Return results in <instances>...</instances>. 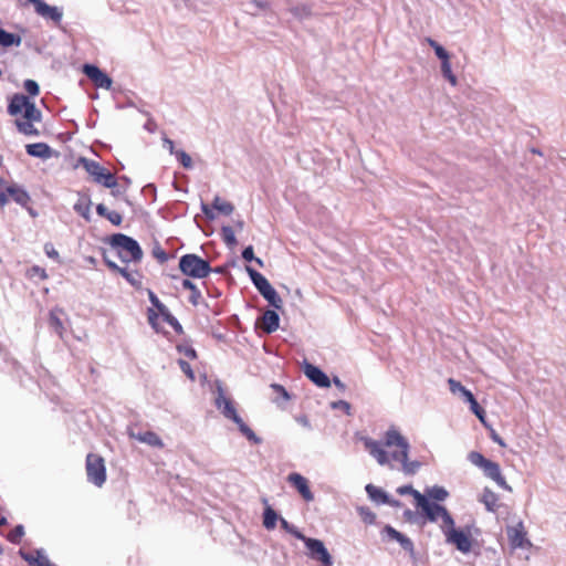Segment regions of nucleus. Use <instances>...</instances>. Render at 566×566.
Masks as SVG:
<instances>
[{
	"label": "nucleus",
	"mask_w": 566,
	"mask_h": 566,
	"mask_svg": "<svg viewBox=\"0 0 566 566\" xmlns=\"http://www.w3.org/2000/svg\"><path fill=\"white\" fill-rule=\"evenodd\" d=\"M416 502L417 506L421 509L422 513L430 522L442 521L440 525L441 530L453 524V518L444 506L429 502L421 493H416Z\"/></svg>",
	"instance_id": "nucleus-4"
},
{
	"label": "nucleus",
	"mask_w": 566,
	"mask_h": 566,
	"mask_svg": "<svg viewBox=\"0 0 566 566\" xmlns=\"http://www.w3.org/2000/svg\"><path fill=\"white\" fill-rule=\"evenodd\" d=\"M202 212L206 214L208 219H214L212 210L207 205H202Z\"/></svg>",
	"instance_id": "nucleus-60"
},
{
	"label": "nucleus",
	"mask_w": 566,
	"mask_h": 566,
	"mask_svg": "<svg viewBox=\"0 0 566 566\" xmlns=\"http://www.w3.org/2000/svg\"><path fill=\"white\" fill-rule=\"evenodd\" d=\"M247 271L260 294L270 303V305L275 308H281L282 300L268 279L250 266H247Z\"/></svg>",
	"instance_id": "nucleus-7"
},
{
	"label": "nucleus",
	"mask_w": 566,
	"mask_h": 566,
	"mask_svg": "<svg viewBox=\"0 0 566 566\" xmlns=\"http://www.w3.org/2000/svg\"><path fill=\"white\" fill-rule=\"evenodd\" d=\"M23 86L24 90L32 96H36L40 92L38 83L33 80H27Z\"/></svg>",
	"instance_id": "nucleus-46"
},
{
	"label": "nucleus",
	"mask_w": 566,
	"mask_h": 566,
	"mask_svg": "<svg viewBox=\"0 0 566 566\" xmlns=\"http://www.w3.org/2000/svg\"><path fill=\"white\" fill-rule=\"evenodd\" d=\"M271 388L272 390L277 394V396L284 400V401H287L290 400V395L289 392L286 391V389L282 386V385H279V384H272L271 385Z\"/></svg>",
	"instance_id": "nucleus-48"
},
{
	"label": "nucleus",
	"mask_w": 566,
	"mask_h": 566,
	"mask_svg": "<svg viewBox=\"0 0 566 566\" xmlns=\"http://www.w3.org/2000/svg\"><path fill=\"white\" fill-rule=\"evenodd\" d=\"M469 459L470 461L475 464L476 467L479 468H483L484 464L489 461V459L484 458L481 453L479 452H471L470 455H469Z\"/></svg>",
	"instance_id": "nucleus-42"
},
{
	"label": "nucleus",
	"mask_w": 566,
	"mask_h": 566,
	"mask_svg": "<svg viewBox=\"0 0 566 566\" xmlns=\"http://www.w3.org/2000/svg\"><path fill=\"white\" fill-rule=\"evenodd\" d=\"M216 407L221 410V413L232 420L239 428L240 432L250 441L259 442L258 437L253 430L245 424L243 419L238 415L233 401L226 397L221 387L218 388V396L216 398Z\"/></svg>",
	"instance_id": "nucleus-3"
},
{
	"label": "nucleus",
	"mask_w": 566,
	"mask_h": 566,
	"mask_svg": "<svg viewBox=\"0 0 566 566\" xmlns=\"http://www.w3.org/2000/svg\"><path fill=\"white\" fill-rule=\"evenodd\" d=\"M8 112L12 116L22 114L25 119H41V112L35 107L29 97L22 94H15L8 106Z\"/></svg>",
	"instance_id": "nucleus-8"
},
{
	"label": "nucleus",
	"mask_w": 566,
	"mask_h": 566,
	"mask_svg": "<svg viewBox=\"0 0 566 566\" xmlns=\"http://www.w3.org/2000/svg\"><path fill=\"white\" fill-rule=\"evenodd\" d=\"M34 11L40 17H42L44 19H50V20L54 21L55 23H60L62 20V15H63L62 11L59 8L49 6L43 0H41V2L36 6Z\"/></svg>",
	"instance_id": "nucleus-18"
},
{
	"label": "nucleus",
	"mask_w": 566,
	"mask_h": 566,
	"mask_svg": "<svg viewBox=\"0 0 566 566\" xmlns=\"http://www.w3.org/2000/svg\"><path fill=\"white\" fill-rule=\"evenodd\" d=\"M287 482L294 486L301 496L306 501L311 502L314 500V495L311 492L308 481L300 473L293 472L287 475Z\"/></svg>",
	"instance_id": "nucleus-14"
},
{
	"label": "nucleus",
	"mask_w": 566,
	"mask_h": 566,
	"mask_svg": "<svg viewBox=\"0 0 566 566\" xmlns=\"http://www.w3.org/2000/svg\"><path fill=\"white\" fill-rule=\"evenodd\" d=\"M165 322H167L171 327H174L176 332H181L182 327L174 315L167 316V319Z\"/></svg>",
	"instance_id": "nucleus-57"
},
{
	"label": "nucleus",
	"mask_w": 566,
	"mask_h": 566,
	"mask_svg": "<svg viewBox=\"0 0 566 566\" xmlns=\"http://www.w3.org/2000/svg\"><path fill=\"white\" fill-rule=\"evenodd\" d=\"M212 208L226 216L231 214L234 210V207L232 203L222 200L220 197H216L213 199Z\"/></svg>",
	"instance_id": "nucleus-34"
},
{
	"label": "nucleus",
	"mask_w": 566,
	"mask_h": 566,
	"mask_svg": "<svg viewBox=\"0 0 566 566\" xmlns=\"http://www.w3.org/2000/svg\"><path fill=\"white\" fill-rule=\"evenodd\" d=\"M24 535V527L22 525H17L14 528H12L7 538L13 544H19Z\"/></svg>",
	"instance_id": "nucleus-39"
},
{
	"label": "nucleus",
	"mask_w": 566,
	"mask_h": 566,
	"mask_svg": "<svg viewBox=\"0 0 566 566\" xmlns=\"http://www.w3.org/2000/svg\"><path fill=\"white\" fill-rule=\"evenodd\" d=\"M80 163L86 172L92 177L94 182L103 185L109 189L117 187L118 184L115 175L104 168L97 161L87 158H81Z\"/></svg>",
	"instance_id": "nucleus-6"
},
{
	"label": "nucleus",
	"mask_w": 566,
	"mask_h": 566,
	"mask_svg": "<svg viewBox=\"0 0 566 566\" xmlns=\"http://www.w3.org/2000/svg\"><path fill=\"white\" fill-rule=\"evenodd\" d=\"M41 119H25L22 117L21 119H15V125L20 133L27 136H38L39 130L34 127V122H40Z\"/></svg>",
	"instance_id": "nucleus-27"
},
{
	"label": "nucleus",
	"mask_w": 566,
	"mask_h": 566,
	"mask_svg": "<svg viewBox=\"0 0 566 566\" xmlns=\"http://www.w3.org/2000/svg\"><path fill=\"white\" fill-rule=\"evenodd\" d=\"M27 154L32 157L42 159L50 158L52 155L51 147L45 143H34L25 146Z\"/></svg>",
	"instance_id": "nucleus-21"
},
{
	"label": "nucleus",
	"mask_w": 566,
	"mask_h": 566,
	"mask_svg": "<svg viewBox=\"0 0 566 566\" xmlns=\"http://www.w3.org/2000/svg\"><path fill=\"white\" fill-rule=\"evenodd\" d=\"M279 315L274 311L269 310L261 318V327L265 333L270 334L279 328Z\"/></svg>",
	"instance_id": "nucleus-22"
},
{
	"label": "nucleus",
	"mask_w": 566,
	"mask_h": 566,
	"mask_svg": "<svg viewBox=\"0 0 566 566\" xmlns=\"http://www.w3.org/2000/svg\"><path fill=\"white\" fill-rule=\"evenodd\" d=\"M64 316V311L62 308L55 307L50 312L49 315V324L50 327L60 336L63 337L64 334V324L62 317Z\"/></svg>",
	"instance_id": "nucleus-20"
},
{
	"label": "nucleus",
	"mask_w": 566,
	"mask_h": 566,
	"mask_svg": "<svg viewBox=\"0 0 566 566\" xmlns=\"http://www.w3.org/2000/svg\"><path fill=\"white\" fill-rule=\"evenodd\" d=\"M482 470L485 473V475H488L490 479L495 481L499 486H501L507 491H511V486L506 483L504 476L501 473V468L496 462L489 460L484 464Z\"/></svg>",
	"instance_id": "nucleus-17"
},
{
	"label": "nucleus",
	"mask_w": 566,
	"mask_h": 566,
	"mask_svg": "<svg viewBox=\"0 0 566 566\" xmlns=\"http://www.w3.org/2000/svg\"><path fill=\"white\" fill-rule=\"evenodd\" d=\"M151 254L160 263H164L168 260V254L159 244H157L153 248Z\"/></svg>",
	"instance_id": "nucleus-44"
},
{
	"label": "nucleus",
	"mask_w": 566,
	"mask_h": 566,
	"mask_svg": "<svg viewBox=\"0 0 566 566\" xmlns=\"http://www.w3.org/2000/svg\"><path fill=\"white\" fill-rule=\"evenodd\" d=\"M366 491L373 500L381 503H388V497L386 493L380 489H377L374 485H367Z\"/></svg>",
	"instance_id": "nucleus-35"
},
{
	"label": "nucleus",
	"mask_w": 566,
	"mask_h": 566,
	"mask_svg": "<svg viewBox=\"0 0 566 566\" xmlns=\"http://www.w3.org/2000/svg\"><path fill=\"white\" fill-rule=\"evenodd\" d=\"M221 235H222V239L224 241V243L228 245V247H234L237 244V239H235V234H234V231L231 227H222L221 229Z\"/></svg>",
	"instance_id": "nucleus-38"
},
{
	"label": "nucleus",
	"mask_w": 566,
	"mask_h": 566,
	"mask_svg": "<svg viewBox=\"0 0 566 566\" xmlns=\"http://www.w3.org/2000/svg\"><path fill=\"white\" fill-rule=\"evenodd\" d=\"M384 533H386L390 539L399 542V544L405 551L409 552L410 554L413 553V544L410 541V538H408L407 536H405L390 525H386L384 527Z\"/></svg>",
	"instance_id": "nucleus-19"
},
{
	"label": "nucleus",
	"mask_w": 566,
	"mask_h": 566,
	"mask_svg": "<svg viewBox=\"0 0 566 566\" xmlns=\"http://www.w3.org/2000/svg\"><path fill=\"white\" fill-rule=\"evenodd\" d=\"M21 556L29 563L30 566H51L49 558L40 551L32 553H21Z\"/></svg>",
	"instance_id": "nucleus-26"
},
{
	"label": "nucleus",
	"mask_w": 566,
	"mask_h": 566,
	"mask_svg": "<svg viewBox=\"0 0 566 566\" xmlns=\"http://www.w3.org/2000/svg\"><path fill=\"white\" fill-rule=\"evenodd\" d=\"M8 188H9V186L7 185V182L0 177V208L4 207L6 203L8 202V197H7Z\"/></svg>",
	"instance_id": "nucleus-49"
},
{
	"label": "nucleus",
	"mask_w": 566,
	"mask_h": 566,
	"mask_svg": "<svg viewBox=\"0 0 566 566\" xmlns=\"http://www.w3.org/2000/svg\"><path fill=\"white\" fill-rule=\"evenodd\" d=\"M178 365L180 367V369L182 370V373L191 380V381H195L196 380V376H195V373L190 366V364L184 359H179L178 360Z\"/></svg>",
	"instance_id": "nucleus-41"
},
{
	"label": "nucleus",
	"mask_w": 566,
	"mask_h": 566,
	"mask_svg": "<svg viewBox=\"0 0 566 566\" xmlns=\"http://www.w3.org/2000/svg\"><path fill=\"white\" fill-rule=\"evenodd\" d=\"M109 244L116 255L125 263L139 262L143 258V251L138 242L126 234H113Z\"/></svg>",
	"instance_id": "nucleus-2"
},
{
	"label": "nucleus",
	"mask_w": 566,
	"mask_h": 566,
	"mask_svg": "<svg viewBox=\"0 0 566 566\" xmlns=\"http://www.w3.org/2000/svg\"><path fill=\"white\" fill-rule=\"evenodd\" d=\"M29 276L30 277H39L40 280H46L48 274L44 269L34 265L29 270Z\"/></svg>",
	"instance_id": "nucleus-47"
},
{
	"label": "nucleus",
	"mask_w": 566,
	"mask_h": 566,
	"mask_svg": "<svg viewBox=\"0 0 566 566\" xmlns=\"http://www.w3.org/2000/svg\"><path fill=\"white\" fill-rule=\"evenodd\" d=\"M158 313L156 312L155 308H148L147 311V318H148V323L154 327L156 328L157 327V321H158Z\"/></svg>",
	"instance_id": "nucleus-53"
},
{
	"label": "nucleus",
	"mask_w": 566,
	"mask_h": 566,
	"mask_svg": "<svg viewBox=\"0 0 566 566\" xmlns=\"http://www.w3.org/2000/svg\"><path fill=\"white\" fill-rule=\"evenodd\" d=\"M148 297L153 305H157V303L159 302L157 295L150 290L148 291Z\"/></svg>",
	"instance_id": "nucleus-61"
},
{
	"label": "nucleus",
	"mask_w": 566,
	"mask_h": 566,
	"mask_svg": "<svg viewBox=\"0 0 566 566\" xmlns=\"http://www.w3.org/2000/svg\"><path fill=\"white\" fill-rule=\"evenodd\" d=\"M83 73L93 82L96 87L109 90L112 87V78L99 67L93 64H84Z\"/></svg>",
	"instance_id": "nucleus-13"
},
{
	"label": "nucleus",
	"mask_w": 566,
	"mask_h": 566,
	"mask_svg": "<svg viewBox=\"0 0 566 566\" xmlns=\"http://www.w3.org/2000/svg\"><path fill=\"white\" fill-rule=\"evenodd\" d=\"M158 315H161L164 317V321L167 319V316H171L172 314L169 312V310L163 305L158 311H156Z\"/></svg>",
	"instance_id": "nucleus-59"
},
{
	"label": "nucleus",
	"mask_w": 566,
	"mask_h": 566,
	"mask_svg": "<svg viewBox=\"0 0 566 566\" xmlns=\"http://www.w3.org/2000/svg\"><path fill=\"white\" fill-rule=\"evenodd\" d=\"M360 516L365 523L373 524L376 520V514L368 509H360Z\"/></svg>",
	"instance_id": "nucleus-50"
},
{
	"label": "nucleus",
	"mask_w": 566,
	"mask_h": 566,
	"mask_svg": "<svg viewBox=\"0 0 566 566\" xmlns=\"http://www.w3.org/2000/svg\"><path fill=\"white\" fill-rule=\"evenodd\" d=\"M281 526L282 528H284L286 532H289L290 534H292L294 537H296L297 539H301L302 542L305 539V535L303 533H301L298 530H296L293 525H291L284 518H281Z\"/></svg>",
	"instance_id": "nucleus-40"
},
{
	"label": "nucleus",
	"mask_w": 566,
	"mask_h": 566,
	"mask_svg": "<svg viewBox=\"0 0 566 566\" xmlns=\"http://www.w3.org/2000/svg\"><path fill=\"white\" fill-rule=\"evenodd\" d=\"M41 2V0H24L22 2V6H29V4H32L34 7V9L36 8V6Z\"/></svg>",
	"instance_id": "nucleus-62"
},
{
	"label": "nucleus",
	"mask_w": 566,
	"mask_h": 566,
	"mask_svg": "<svg viewBox=\"0 0 566 566\" xmlns=\"http://www.w3.org/2000/svg\"><path fill=\"white\" fill-rule=\"evenodd\" d=\"M276 512L271 507L266 506L263 514V525L266 530H273L277 521Z\"/></svg>",
	"instance_id": "nucleus-33"
},
{
	"label": "nucleus",
	"mask_w": 566,
	"mask_h": 566,
	"mask_svg": "<svg viewBox=\"0 0 566 566\" xmlns=\"http://www.w3.org/2000/svg\"><path fill=\"white\" fill-rule=\"evenodd\" d=\"M178 350L180 353H182L189 359H196L197 358V352L192 347H190V346H185V347L179 346Z\"/></svg>",
	"instance_id": "nucleus-54"
},
{
	"label": "nucleus",
	"mask_w": 566,
	"mask_h": 566,
	"mask_svg": "<svg viewBox=\"0 0 566 566\" xmlns=\"http://www.w3.org/2000/svg\"><path fill=\"white\" fill-rule=\"evenodd\" d=\"M96 212L99 217L107 219L114 226L118 227L123 222V216L119 212L108 210L103 203L96 206Z\"/></svg>",
	"instance_id": "nucleus-24"
},
{
	"label": "nucleus",
	"mask_w": 566,
	"mask_h": 566,
	"mask_svg": "<svg viewBox=\"0 0 566 566\" xmlns=\"http://www.w3.org/2000/svg\"><path fill=\"white\" fill-rule=\"evenodd\" d=\"M481 502L490 512H496L500 506L499 495L490 489H484L481 496Z\"/></svg>",
	"instance_id": "nucleus-25"
},
{
	"label": "nucleus",
	"mask_w": 566,
	"mask_h": 566,
	"mask_svg": "<svg viewBox=\"0 0 566 566\" xmlns=\"http://www.w3.org/2000/svg\"><path fill=\"white\" fill-rule=\"evenodd\" d=\"M491 439L501 447L506 446L504 440L493 429L491 430Z\"/></svg>",
	"instance_id": "nucleus-58"
},
{
	"label": "nucleus",
	"mask_w": 566,
	"mask_h": 566,
	"mask_svg": "<svg viewBox=\"0 0 566 566\" xmlns=\"http://www.w3.org/2000/svg\"><path fill=\"white\" fill-rule=\"evenodd\" d=\"M334 406H342V409H345L346 411H348L350 409V405L343 400H340L337 403H334Z\"/></svg>",
	"instance_id": "nucleus-63"
},
{
	"label": "nucleus",
	"mask_w": 566,
	"mask_h": 566,
	"mask_svg": "<svg viewBox=\"0 0 566 566\" xmlns=\"http://www.w3.org/2000/svg\"><path fill=\"white\" fill-rule=\"evenodd\" d=\"M397 492L400 494V495H405V494H411L415 499H416V493H419L417 490H415L411 485H402L400 488L397 489Z\"/></svg>",
	"instance_id": "nucleus-56"
},
{
	"label": "nucleus",
	"mask_w": 566,
	"mask_h": 566,
	"mask_svg": "<svg viewBox=\"0 0 566 566\" xmlns=\"http://www.w3.org/2000/svg\"><path fill=\"white\" fill-rule=\"evenodd\" d=\"M447 542L453 544L460 552L469 553L472 548V538L470 531L458 530L454 523L442 530Z\"/></svg>",
	"instance_id": "nucleus-10"
},
{
	"label": "nucleus",
	"mask_w": 566,
	"mask_h": 566,
	"mask_svg": "<svg viewBox=\"0 0 566 566\" xmlns=\"http://www.w3.org/2000/svg\"><path fill=\"white\" fill-rule=\"evenodd\" d=\"M137 439L140 441V442H144L148 446H151V447H163V441L161 439L159 438V436L153 431H145V432H142L137 436Z\"/></svg>",
	"instance_id": "nucleus-32"
},
{
	"label": "nucleus",
	"mask_w": 566,
	"mask_h": 566,
	"mask_svg": "<svg viewBox=\"0 0 566 566\" xmlns=\"http://www.w3.org/2000/svg\"><path fill=\"white\" fill-rule=\"evenodd\" d=\"M7 197H11L13 201L22 207H25L30 202L29 193L17 185L9 186Z\"/></svg>",
	"instance_id": "nucleus-23"
},
{
	"label": "nucleus",
	"mask_w": 566,
	"mask_h": 566,
	"mask_svg": "<svg viewBox=\"0 0 566 566\" xmlns=\"http://www.w3.org/2000/svg\"><path fill=\"white\" fill-rule=\"evenodd\" d=\"M91 206L92 202L90 198L83 197L78 199L77 202L74 205V210L80 216H82L86 221H90Z\"/></svg>",
	"instance_id": "nucleus-30"
},
{
	"label": "nucleus",
	"mask_w": 566,
	"mask_h": 566,
	"mask_svg": "<svg viewBox=\"0 0 566 566\" xmlns=\"http://www.w3.org/2000/svg\"><path fill=\"white\" fill-rule=\"evenodd\" d=\"M506 534L512 548H526L531 546V542L526 537L527 533L522 521L515 525L507 526Z\"/></svg>",
	"instance_id": "nucleus-12"
},
{
	"label": "nucleus",
	"mask_w": 566,
	"mask_h": 566,
	"mask_svg": "<svg viewBox=\"0 0 566 566\" xmlns=\"http://www.w3.org/2000/svg\"><path fill=\"white\" fill-rule=\"evenodd\" d=\"M21 36L15 33L7 32L3 29H0V46L9 48V46H19L21 43Z\"/></svg>",
	"instance_id": "nucleus-28"
},
{
	"label": "nucleus",
	"mask_w": 566,
	"mask_h": 566,
	"mask_svg": "<svg viewBox=\"0 0 566 566\" xmlns=\"http://www.w3.org/2000/svg\"><path fill=\"white\" fill-rule=\"evenodd\" d=\"M467 401L469 402L470 405V409L471 411L478 417V419L481 421V423L485 427H488L486 424V420H485V411L484 409L479 405V402L476 401V399L474 398L473 394H469L467 395Z\"/></svg>",
	"instance_id": "nucleus-29"
},
{
	"label": "nucleus",
	"mask_w": 566,
	"mask_h": 566,
	"mask_svg": "<svg viewBox=\"0 0 566 566\" xmlns=\"http://www.w3.org/2000/svg\"><path fill=\"white\" fill-rule=\"evenodd\" d=\"M441 71L443 76L450 82L451 85H457V77L451 71L450 61L448 60H441Z\"/></svg>",
	"instance_id": "nucleus-36"
},
{
	"label": "nucleus",
	"mask_w": 566,
	"mask_h": 566,
	"mask_svg": "<svg viewBox=\"0 0 566 566\" xmlns=\"http://www.w3.org/2000/svg\"><path fill=\"white\" fill-rule=\"evenodd\" d=\"M103 259L109 270L119 273L132 285L138 286L140 284V274L138 271H129L126 266L122 268L117 265L113 260H111L107 255H104Z\"/></svg>",
	"instance_id": "nucleus-15"
},
{
	"label": "nucleus",
	"mask_w": 566,
	"mask_h": 566,
	"mask_svg": "<svg viewBox=\"0 0 566 566\" xmlns=\"http://www.w3.org/2000/svg\"><path fill=\"white\" fill-rule=\"evenodd\" d=\"M305 376L321 388H327L331 386L328 376L322 371L318 367L306 363L304 366Z\"/></svg>",
	"instance_id": "nucleus-16"
},
{
	"label": "nucleus",
	"mask_w": 566,
	"mask_h": 566,
	"mask_svg": "<svg viewBox=\"0 0 566 566\" xmlns=\"http://www.w3.org/2000/svg\"><path fill=\"white\" fill-rule=\"evenodd\" d=\"M177 157H178V159H179L180 164H181L185 168H189V167H191V165H192V160H191V157H190L187 153H185V151L180 150V151H178V153H177Z\"/></svg>",
	"instance_id": "nucleus-51"
},
{
	"label": "nucleus",
	"mask_w": 566,
	"mask_h": 566,
	"mask_svg": "<svg viewBox=\"0 0 566 566\" xmlns=\"http://www.w3.org/2000/svg\"><path fill=\"white\" fill-rule=\"evenodd\" d=\"M427 494L436 501H444L448 497V492L442 486H433L427 491Z\"/></svg>",
	"instance_id": "nucleus-37"
},
{
	"label": "nucleus",
	"mask_w": 566,
	"mask_h": 566,
	"mask_svg": "<svg viewBox=\"0 0 566 566\" xmlns=\"http://www.w3.org/2000/svg\"><path fill=\"white\" fill-rule=\"evenodd\" d=\"M428 42L433 48L437 56L440 60H448L449 59L448 52L440 44H438L436 41H433L431 39H429Z\"/></svg>",
	"instance_id": "nucleus-43"
},
{
	"label": "nucleus",
	"mask_w": 566,
	"mask_h": 566,
	"mask_svg": "<svg viewBox=\"0 0 566 566\" xmlns=\"http://www.w3.org/2000/svg\"><path fill=\"white\" fill-rule=\"evenodd\" d=\"M448 385H449V389L450 391L455 395L458 392H460L464 386H462V384L453 378H449L448 379Z\"/></svg>",
	"instance_id": "nucleus-52"
},
{
	"label": "nucleus",
	"mask_w": 566,
	"mask_h": 566,
	"mask_svg": "<svg viewBox=\"0 0 566 566\" xmlns=\"http://www.w3.org/2000/svg\"><path fill=\"white\" fill-rule=\"evenodd\" d=\"M361 442L368 453L379 465L394 468L399 463L406 475L416 474L421 463L417 460H409L410 444L408 439L394 426L384 433V441L379 442L369 437H363Z\"/></svg>",
	"instance_id": "nucleus-1"
},
{
	"label": "nucleus",
	"mask_w": 566,
	"mask_h": 566,
	"mask_svg": "<svg viewBox=\"0 0 566 566\" xmlns=\"http://www.w3.org/2000/svg\"><path fill=\"white\" fill-rule=\"evenodd\" d=\"M179 269L185 275L195 279H205L211 272L209 262L197 254L182 255L179 260Z\"/></svg>",
	"instance_id": "nucleus-5"
},
{
	"label": "nucleus",
	"mask_w": 566,
	"mask_h": 566,
	"mask_svg": "<svg viewBox=\"0 0 566 566\" xmlns=\"http://www.w3.org/2000/svg\"><path fill=\"white\" fill-rule=\"evenodd\" d=\"M308 549V556L315 560L321 562L322 566H332V557L324 546V543L316 538L305 537L303 541Z\"/></svg>",
	"instance_id": "nucleus-11"
},
{
	"label": "nucleus",
	"mask_w": 566,
	"mask_h": 566,
	"mask_svg": "<svg viewBox=\"0 0 566 566\" xmlns=\"http://www.w3.org/2000/svg\"><path fill=\"white\" fill-rule=\"evenodd\" d=\"M242 258L245 260V261H255L260 266L263 265L261 259L259 258H255L254 256V251H253V248L252 245H249L243 251H242Z\"/></svg>",
	"instance_id": "nucleus-45"
},
{
	"label": "nucleus",
	"mask_w": 566,
	"mask_h": 566,
	"mask_svg": "<svg viewBox=\"0 0 566 566\" xmlns=\"http://www.w3.org/2000/svg\"><path fill=\"white\" fill-rule=\"evenodd\" d=\"M44 251L46 253V255L51 259H54V260H59L60 258V254L59 252L55 250V248L53 247L52 243H46L44 245Z\"/></svg>",
	"instance_id": "nucleus-55"
},
{
	"label": "nucleus",
	"mask_w": 566,
	"mask_h": 566,
	"mask_svg": "<svg viewBox=\"0 0 566 566\" xmlns=\"http://www.w3.org/2000/svg\"><path fill=\"white\" fill-rule=\"evenodd\" d=\"M181 286L185 290H189V302L195 306L198 305L201 298V292L197 289V286L189 279H185L181 283Z\"/></svg>",
	"instance_id": "nucleus-31"
},
{
	"label": "nucleus",
	"mask_w": 566,
	"mask_h": 566,
	"mask_svg": "<svg viewBox=\"0 0 566 566\" xmlns=\"http://www.w3.org/2000/svg\"><path fill=\"white\" fill-rule=\"evenodd\" d=\"M87 480L101 488L106 481V467L102 455L88 453L85 460Z\"/></svg>",
	"instance_id": "nucleus-9"
},
{
	"label": "nucleus",
	"mask_w": 566,
	"mask_h": 566,
	"mask_svg": "<svg viewBox=\"0 0 566 566\" xmlns=\"http://www.w3.org/2000/svg\"><path fill=\"white\" fill-rule=\"evenodd\" d=\"M334 384L335 386H337L339 389H344L345 388V385L337 378L335 377L334 378Z\"/></svg>",
	"instance_id": "nucleus-64"
}]
</instances>
